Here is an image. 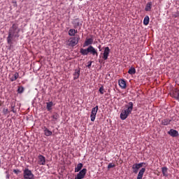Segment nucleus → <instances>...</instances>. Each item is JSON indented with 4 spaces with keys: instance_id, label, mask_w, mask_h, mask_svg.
<instances>
[{
    "instance_id": "obj_16",
    "label": "nucleus",
    "mask_w": 179,
    "mask_h": 179,
    "mask_svg": "<svg viewBox=\"0 0 179 179\" xmlns=\"http://www.w3.org/2000/svg\"><path fill=\"white\" fill-rule=\"evenodd\" d=\"M152 6L153 3H152V1L148 2L145 8V12H150L152 10Z\"/></svg>"
},
{
    "instance_id": "obj_9",
    "label": "nucleus",
    "mask_w": 179,
    "mask_h": 179,
    "mask_svg": "<svg viewBox=\"0 0 179 179\" xmlns=\"http://www.w3.org/2000/svg\"><path fill=\"white\" fill-rule=\"evenodd\" d=\"M38 164H39V166H45V157L39 155L38 156Z\"/></svg>"
},
{
    "instance_id": "obj_38",
    "label": "nucleus",
    "mask_w": 179,
    "mask_h": 179,
    "mask_svg": "<svg viewBox=\"0 0 179 179\" xmlns=\"http://www.w3.org/2000/svg\"><path fill=\"white\" fill-rule=\"evenodd\" d=\"M0 164H1V159H0Z\"/></svg>"
},
{
    "instance_id": "obj_27",
    "label": "nucleus",
    "mask_w": 179,
    "mask_h": 179,
    "mask_svg": "<svg viewBox=\"0 0 179 179\" xmlns=\"http://www.w3.org/2000/svg\"><path fill=\"white\" fill-rule=\"evenodd\" d=\"M132 170H133V173H134L135 174H137L139 168L136 166V164H133L132 166Z\"/></svg>"
},
{
    "instance_id": "obj_13",
    "label": "nucleus",
    "mask_w": 179,
    "mask_h": 179,
    "mask_svg": "<svg viewBox=\"0 0 179 179\" xmlns=\"http://www.w3.org/2000/svg\"><path fill=\"white\" fill-rule=\"evenodd\" d=\"M93 38H87L84 43L83 47H87L93 44Z\"/></svg>"
},
{
    "instance_id": "obj_10",
    "label": "nucleus",
    "mask_w": 179,
    "mask_h": 179,
    "mask_svg": "<svg viewBox=\"0 0 179 179\" xmlns=\"http://www.w3.org/2000/svg\"><path fill=\"white\" fill-rule=\"evenodd\" d=\"M72 24L74 26V29H78V27H82V23L79 21V18H76L73 20Z\"/></svg>"
},
{
    "instance_id": "obj_6",
    "label": "nucleus",
    "mask_w": 179,
    "mask_h": 179,
    "mask_svg": "<svg viewBox=\"0 0 179 179\" xmlns=\"http://www.w3.org/2000/svg\"><path fill=\"white\" fill-rule=\"evenodd\" d=\"M97 111H99V106H96L94 108L92 109L90 118L91 121L93 122H94V120H96V115H97Z\"/></svg>"
},
{
    "instance_id": "obj_32",
    "label": "nucleus",
    "mask_w": 179,
    "mask_h": 179,
    "mask_svg": "<svg viewBox=\"0 0 179 179\" xmlns=\"http://www.w3.org/2000/svg\"><path fill=\"white\" fill-rule=\"evenodd\" d=\"M113 167H115V164L110 163L108 165V169H113Z\"/></svg>"
},
{
    "instance_id": "obj_30",
    "label": "nucleus",
    "mask_w": 179,
    "mask_h": 179,
    "mask_svg": "<svg viewBox=\"0 0 179 179\" xmlns=\"http://www.w3.org/2000/svg\"><path fill=\"white\" fill-rule=\"evenodd\" d=\"M99 92L100 94H103V93H106V90H104V87L101 86L99 88Z\"/></svg>"
},
{
    "instance_id": "obj_12",
    "label": "nucleus",
    "mask_w": 179,
    "mask_h": 179,
    "mask_svg": "<svg viewBox=\"0 0 179 179\" xmlns=\"http://www.w3.org/2000/svg\"><path fill=\"white\" fill-rule=\"evenodd\" d=\"M73 80H76V79H79V76H80V68L78 69H76L73 74Z\"/></svg>"
},
{
    "instance_id": "obj_18",
    "label": "nucleus",
    "mask_w": 179,
    "mask_h": 179,
    "mask_svg": "<svg viewBox=\"0 0 179 179\" xmlns=\"http://www.w3.org/2000/svg\"><path fill=\"white\" fill-rule=\"evenodd\" d=\"M145 171H146V169L142 168L138 174L137 179H142L143 174H145Z\"/></svg>"
},
{
    "instance_id": "obj_20",
    "label": "nucleus",
    "mask_w": 179,
    "mask_h": 179,
    "mask_svg": "<svg viewBox=\"0 0 179 179\" xmlns=\"http://www.w3.org/2000/svg\"><path fill=\"white\" fill-rule=\"evenodd\" d=\"M78 33V30H76L75 29H70L69 30V36L71 37L75 36V35Z\"/></svg>"
},
{
    "instance_id": "obj_8",
    "label": "nucleus",
    "mask_w": 179,
    "mask_h": 179,
    "mask_svg": "<svg viewBox=\"0 0 179 179\" xmlns=\"http://www.w3.org/2000/svg\"><path fill=\"white\" fill-rule=\"evenodd\" d=\"M110 48L106 47L103 50V54L102 56L103 59L104 61H106V59H108V55H110Z\"/></svg>"
},
{
    "instance_id": "obj_37",
    "label": "nucleus",
    "mask_w": 179,
    "mask_h": 179,
    "mask_svg": "<svg viewBox=\"0 0 179 179\" xmlns=\"http://www.w3.org/2000/svg\"><path fill=\"white\" fill-rule=\"evenodd\" d=\"M178 15H175V17H178Z\"/></svg>"
},
{
    "instance_id": "obj_29",
    "label": "nucleus",
    "mask_w": 179,
    "mask_h": 179,
    "mask_svg": "<svg viewBox=\"0 0 179 179\" xmlns=\"http://www.w3.org/2000/svg\"><path fill=\"white\" fill-rule=\"evenodd\" d=\"M24 92V87L20 86L17 88V93H20V94Z\"/></svg>"
},
{
    "instance_id": "obj_14",
    "label": "nucleus",
    "mask_w": 179,
    "mask_h": 179,
    "mask_svg": "<svg viewBox=\"0 0 179 179\" xmlns=\"http://www.w3.org/2000/svg\"><path fill=\"white\" fill-rule=\"evenodd\" d=\"M169 135L173 136V138H176L178 136V131L177 130L171 129L169 131H168Z\"/></svg>"
},
{
    "instance_id": "obj_7",
    "label": "nucleus",
    "mask_w": 179,
    "mask_h": 179,
    "mask_svg": "<svg viewBox=\"0 0 179 179\" xmlns=\"http://www.w3.org/2000/svg\"><path fill=\"white\" fill-rule=\"evenodd\" d=\"M86 173H87V169H83L80 171V172L77 174L76 179H83L85 178V176H86Z\"/></svg>"
},
{
    "instance_id": "obj_1",
    "label": "nucleus",
    "mask_w": 179,
    "mask_h": 179,
    "mask_svg": "<svg viewBox=\"0 0 179 179\" xmlns=\"http://www.w3.org/2000/svg\"><path fill=\"white\" fill-rule=\"evenodd\" d=\"M19 31L20 30L18 28L17 24H13L11 27H10L8 31V36L7 37V43L10 45H12V41H15V38L19 37Z\"/></svg>"
},
{
    "instance_id": "obj_22",
    "label": "nucleus",
    "mask_w": 179,
    "mask_h": 179,
    "mask_svg": "<svg viewBox=\"0 0 179 179\" xmlns=\"http://www.w3.org/2000/svg\"><path fill=\"white\" fill-rule=\"evenodd\" d=\"M168 170H169V169H167V167H166V166L162 168V174H163L164 177L169 176V173L167 172Z\"/></svg>"
},
{
    "instance_id": "obj_4",
    "label": "nucleus",
    "mask_w": 179,
    "mask_h": 179,
    "mask_svg": "<svg viewBox=\"0 0 179 179\" xmlns=\"http://www.w3.org/2000/svg\"><path fill=\"white\" fill-rule=\"evenodd\" d=\"M79 40H80L79 36L71 37L66 41V45H68V47H75V45L79 43Z\"/></svg>"
},
{
    "instance_id": "obj_11",
    "label": "nucleus",
    "mask_w": 179,
    "mask_h": 179,
    "mask_svg": "<svg viewBox=\"0 0 179 179\" xmlns=\"http://www.w3.org/2000/svg\"><path fill=\"white\" fill-rule=\"evenodd\" d=\"M19 78V73H15L9 75V79L10 82H15Z\"/></svg>"
},
{
    "instance_id": "obj_2",
    "label": "nucleus",
    "mask_w": 179,
    "mask_h": 179,
    "mask_svg": "<svg viewBox=\"0 0 179 179\" xmlns=\"http://www.w3.org/2000/svg\"><path fill=\"white\" fill-rule=\"evenodd\" d=\"M80 53L81 55H92V57H99V52H97V49L94 48L93 45H90L87 48H80Z\"/></svg>"
},
{
    "instance_id": "obj_21",
    "label": "nucleus",
    "mask_w": 179,
    "mask_h": 179,
    "mask_svg": "<svg viewBox=\"0 0 179 179\" xmlns=\"http://www.w3.org/2000/svg\"><path fill=\"white\" fill-rule=\"evenodd\" d=\"M52 106H54V103H52V101L46 103V108L48 111H51L52 110Z\"/></svg>"
},
{
    "instance_id": "obj_25",
    "label": "nucleus",
    "mask_w": 179,
    "mask_h": 179,
    "mask_svg": "<svg viewBox=\"0 0 179 179\" xmlns=\"http://www.w3.org/2000/svg\"><path fill=\"white\" fill-rule=\"evenodd\" d=\"M128 73H129V75H135L136 73V69L134 67H131L128 71Z\"/></svg>"
},
{
    "instance_id": "obj_35",
    "label": "nucleus",
    "mask_w": 179,
    "mask_h": 179,
    "mask_svg": "<svg viewBox=\"0 0 179 179\" xmlns=\"http://www.w3.org/2000/svg\"><path fill=\"white\" fill-rule=\"evenodd\" d=\"M98 48H99V51H101V45H99L98 46Z\"/></svg>"
},
{
    "instance_id": "obj_19",
    "label": "nucleus",
    "mask_w": 179,
    "mask_h": 179,
    "mask_svg": "<svg viewBox=\"0 0 179 179\" xmlns=\"http://www.w3.org/2000/svg\"><path fill=\"white\" fill-rule=\"evenodd\" d=\"M52 120H51V122L53 123V124H56V121L57 120H58V118H59V115H58V113H53V115H52Z\"/></svg>"
},
{
    "instance_id": "obj_23",
    "label": "nucleus",
    "mask_w": 179,
    "mask_h": 179,
    "mask_svg": "<svg viewBox=\"0 0 179 179\" xmlns=\"http://www.w3.org/2000/svg\"><path fill=\"white\" fill-rule=\"evenodd\" d=\"M171 122V120H170V119H163L162 120V125H170V123Z\"/></svg>"
},
{
    "instance_id": "obj_33",
    "label": "nucleus",
    "mask_w": 179,
    "mask_h": 179,
    "mask_svg": "<svg viewBox=\"0 0 179 179\" xmlns=\"http://www.w3.org/2000/svg\"><path fill=\"white\" fill-rule=\"evenodd\" d=\"M13 173H15V174H19V173H20V171H19V169H14Z\"/></svg>"
},
{
    "instance_id": "obj_5",
    "label": "nucleus",
    "mask_w": 179,
    "mask_h": 179,
    "mask_svg": "<svg viewBox=\"0 0 179 179\" xmlns=\"http://www.w3.org/2000/svg\"><path fill=\"white\" fill-rule=\"evenodd\" d=\"M24 179H34V174L29 169H25L23 171Z\"/></svg>"
},
{
    "instance_id": "obj_28",
    "label": "nucleus",
    "mask_w": 179,
    "mask_h": 179,
    "mask_svg": "<svg viewBox=\"0 0 179 179\" xmlns=\"http://www.w3.org/2000/svg\"><path fill=\"white\" fill-rule=\"evenodd\" d=\"M173 96L176 97L177 100H179V90H175L173 91Z\"/></svg>"
},
{
    "instance_id": "obj_24",
    "label": "nucleus",
    "mask_w": 179,
    "mask_h": 179,
    "mask_svg": "<svg viewBox=\"0 0 179 179\" xmlns=\"http://www.w3.org/2000/svg\"><path fill=\"white\" fill-rule=\"evenodd\" d=\"M83 167V164L82 163H79L78 165H77V167H76L75 169V172L76 173H79V171H80V170H82V168Z\"/></svg>"
},
{
    "instance_id": "obj_26",
    "label": "nucleus",
    "mask_w": 179,
    "mask_h": 179,
    "mask_svg": "<svg viewBox=\"0 0 179 179\" xmlns=\"http://www.w3.org/2000/svg\"><path fill=\"white\" fill-rule=\"evenodd\" d=\"M149 22H150L149 16L146 15L143 20V24L145 26H148V24H149Z\"/></svg>"
},
{
    "instance_id": "obj_36",
    "label": "nucleus",
    "mask_w": 179,
    "mask_h": 179,
    "mask_svg": "<svg viewBox=\"0 0 179 179\" xmlns=\"http://www.w3.org/2000/svg\"><path fill=\"white\" fill-rule=\"evenodd\" d=\"M90 66H92V62L87 65V68H90Z\"/></svg>"
},
{
    "instance_id": "obj_34",
    "label": "nucleus",
    "mask_w": 179,
    "mask_h": 179,
    "mask_svg": "<svg viewBox=\"0 0 179 179\" xmlns=\"http://www.w3.org/2000/svg\"><path fill=\"white\" fill-rule=\"evenodd\" d=\"M6 173H7L6 178L9 179V178H10L9 173L8 171H6Z\"/></svg>"
},
{
    "instance_id": "obj_3",
    "label": "nucleus",
    "mask_w": 179,
    "mask_h": 179,
    "mask_svg": "<svg viewBox=\"0 0 179 179\" xmlns=\"http://www.w3.org/2000/svg\"><path fill=\"white\" fill-rule=\"evenodd\" d=\"M125 107L127 109L122 110L120 113L121 120H127L128 118V116L132 113V110H134V103L129 102L125 105Z\"/></svg>"
},
{
    "instance_id": "obj_17",
    "label": "nucleus",
    "mask_w": 179,
    "mask_h": 179,
    "mask_svg": "<svg viewBox=\"0 0 179 179\" xmlns=\"http://www.w3.org/2000/svg\"><path fill=\"white\" fill-rule=\"evenodd\" d=\"M43 132L45 136H51V135H52V131H50V129H48V128L46 127H43Z\"/></svg>"
},
{
    "instance_id": "obj_15",
    "label": "nucleus",
    "mask_w": 179,
    "mask_h": 179,
    "mask_svg": "<svg viewBox=\"0 0 179 179\" xmlns=\"http://www.w3.org/2000/svg\"><path fill=\"white\" fill-rule=\"evenodd\" d=\"M118 83L121 89H127V83L124 81V79L119 80Z\"/></svg>"
},
{
    "instance_id": "obj_31",
    "label": "nucleus",
    "mask_w": 179,
    "mask_h": 179,
    "mask_svg": "<svg viewBox=\"0 0 179 179\" xmlns=\"http://www.w3.org/2000/svg\"><path fill=\"white\" fill-rule=\"evenodd\" d=\"M143 164H146L145 162H141L140 164H136V166L138 168L141 169V167H143Z\"/></svg>"
}]
</instances>
